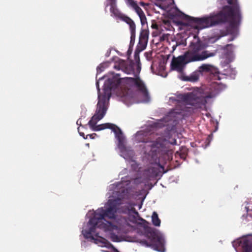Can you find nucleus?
<instances>
[{"mask_svg": "<svg viewBox=\"0 0 252 252\" xmlns=\"http://www.w3.org/2000/svg\"><path fill=\"white\" fill-rule=\"evenodd\" d=\"M119 74H116L111 78H108L103 85V94H101L98 83H96L98 92V102L94 114L89 121L88 125L90 128L94 131H99L106 128L112 129L115 133V136L119 141V143L124 141V137L121 129L116 125L111 123H105L96 126L97 123L101 120L105 116L111 96V91L116 89L120 85L121 80Z\"/></svg>", "mask_w": 252, "mask_h": 252, "instance_id": "f257e3e1", "label": "nucleus"}, {"mask_svg": "<svg viewBox=\"0 0 252 252\" xmlns=\"http://www.w3.org/2000/svg\"><path fill=\"white\" fill-rule=\"evenodd\" d=\"M227 2L233 6H224L222 10L210 13L209 15L196 18L186 15V19L190 23L197 24L196 29H203L225 23L230 20L227 31L233 33L236 30V26L241 19L240 8L236 2L237 0H227Z\"/></svg>", "mask_w": 252, "mask_h": 252, "instance_id": "f03ea898", "label": "nucleus"}, {"mask_svg": "<svg viewBox=\"0 0 252 252\" xmlns=\"http://www.w3.org/2000/svg\"><path fill=\"white\" fill-rule=\"evenodd\" d=\"M194 38L196 41L190 42L188 51L182 55L177 58H173L170 64L171 70L182 73L184 72L187 64L192 62L203 61L215 56V53L205 50L206 46L197 36L194 35Z\"/></svg>", "mask_w": 252, "mask_h": 252, "instance_id": "7ed1b4c3", "label": "nucleus"}, {"mask_svg": "<svg viewBox=\"0 0 252 252\" xmlns=\"http://www.w3.org/2000/svg\"><path fill=\"white\" fill-rule=\"evenodd\" d=\"M226 86L222 83L213 82L209 87V91L205 96L198 95L193 93H189L179 94L178 96L179 100L185 104L189 105L195 109L204 107L207 103L206 98H211L216 97L218 94L224 91Z\"/></svg>", "mask_w": 252, "mask_h": 252, "instance_id": "20e7f679", "label": "nucleus"}, {"mask_svg": "<svg viewBox=\"0 0 252 252\" xmlns=\"http://www.w3.org/2000/svg\"><path fill=\"white\" fill-rule=\"evenodd\" d=\"M147 232L149 234L148 237L150 239V242L148 243L146 240H143L142 241V243L147 246L151 247L156 251L164 252L165 251V248L163 238L157 234L150 227L147 228Z\"/></svg>", "mask_w": 252, "mask_h": 252, "instance_id": "39448f33", "label": "nucleus"}, {"mask_svg": "<svg viewBox=\"0 0 252 252\" xmlns=\"http://www.w3.org/2000/svg\"><path fill=\"white\" fill-rule=\"evenodd\" d=\"M124 79L126 80V82L127 83L129 84L131 86H135L137 90L141 93L143 97L146 101H149L150 96L148 90L144 83L139 77L135 78L126 77Z\"/></svg>", "mask_w": 252, "mask_h": 252, "instance_id": "423d86ee", "label": "nucleus"}, {"mask_svg": "<svg viewBox=\"0 0 252 252\" xmlns=\"http://www.w3.org/2000/svg\"><path fill=\"white\" fill-rule=\"evenodd\" d=\"M108 203L109 207L106 209H104L103 208L98 209V212L100 213L99 216L103 220L105 218L110 219L116 218V213L118 209L116 201L109 200Z\"/></svg>", "mask_w": 252, "mask_h": 252, "instance_id": "0eeeda50", "label": "nucleus"}, {"mask_svg": "<svg viewBox=\"0 0 252 252\" xmlns=\"http://www.w3.org/2000/svg\"><path fill=\"white\" fill-rule=\"evenodd\" d=\"M149 32L148 29H141L139 37V42L137 49L139 51L144 50L147 45L149 38Z\"/></svg>", "mask_w": 252, "mask_h": 252, "instance_id": "6e6552de", "label": "nucleus"}, {"mask_svg": "<svg viewBox=\"0 0 252 252\" xmlns=\"http://www.w3.org/2000/svg\"><path fill=\"white\" fill-rule=\"evenodd\" d=\"M234 247L241 246L243 252H252V238H243L233 243Z\"/></svg>", "mask_w": 252, "mask_h": 252, "instance_id": "1a4fd4ad", "label": "nucleus"}, {"mask_svg": "<svg viewBox=\"0 0 252 252\" xmlns=\"http://www.w3.org/2000/svg\"><path fill=\"white\" fill-rule=\"evenodd\" d=\"M94 228L91 227L89 229V230H85L83 231V235L84 237L87 239H90L91 241H93L95 244H99L100 243L105 244V241L106 240L105 239L103 238L102 237L99 238H94L93 236L92 235V232L93 231V229Z\"/></svg>", "mask_w": 252, "mask_h": 252, "instance_id": "9d476101", "label": "nucleus"}, {"mask_svg": "<svg viewBox=\"0 0 252 252\" xmlns=\"http://www.w3.org/2000/svg\"><path fill=\"white\" fill-rule=\"evenodd\" d=\"M132 7L134 8L135 12L138 15L142 26H144L146 24H147V18L142 9L135 2H132Z\"/></svg>", "mask_w": 252, "mask_h": 252, "instance_id": "9b49d317", "label": "nucleus"}, {"mask_svg": "<svg viewBox=\"0 0 252 252\" xmlns=\"http://www.w3.org/2000/svg\"><path fill=\"white\" fill-rule=\"evenodd\" d=\"M100 213L98 212V209L94 212V216L89 220V223L93 226V228L96 227L103 220L99 216Z\"/></svg>", "mask_w": 252, "mask_h": 252, "instance_id": "f8f14e48", "label": "nucleus"}, {"mask_svg": "<svg viewBox=\"0 0 252 252\" xmlns=\"http://www.w3.org/2000/svg\"><path fill=\"white\" fill-rule=\"evenodd\" d=\"M214 69V66L210 64H203L198 68V70L200 74L206 73H212Z\"/></svg>", "mask_w": 252, "mask_h": 252, "instance_id": "ddd939ff", "label": "nucleus"}, {"mask_svg": "<svg viewBox=\"0 0 252 252\" xmlns=\"http://www.w3.org/2000/svg\"><path fill=\"white\" fill-rule=\"evenodd\" d=\"M166 141L165 140L157 139L155 142H150L148 145L153 148H157V149H161L162 150L165 148V143Z\"/></svg>", "mask_w": 252, "mask_h": 252, "instance_id": "4468645a", "label": "nucleus"}, {"mask_svg": "<svg viewBox=\"0 0 252 252\" xmlns=\"http://www.w3.org/2000/svg\"><path fill=\"white\" fill-rule=\"evenodd\" d=\"M200 75V74L198 70H196L190 74V75L187 76L186 80L192 82H196L198 80Z\"/></svg>", "mask_w": 252, "mask_h": 252, "instance_id": "2eb2a0df", "label": "nucleus"}, {"mask_svg": "<svg viewBox=\"0 0 252 252\" xmlns=\"http://www.w3.org/2000/svg\"><path fill=\"white\" fill-rule=\"evenodd\" d=\"M123 20L129 25L130 31L136 30L135 24L130 18L127 16H125Z\"/></svg>", "mask_w": 252, "mask_h": 252, "instance_id": "dca6fc26", "label": "nucleus"}, {"mask_svg": "<svg viewBox=\"0 0 252 252\" xmlns=\"http://www.w3.org/2000/svg\"><path fill=\"white\" fill-rule=\"evenodd\" d=\"M152 221L153 225L156 226H159L161 221L158 217V214L156 212H154L152 216Z\"/></svg>", "mask_w": 252, "mask_h": 252, "instance_id": "f3484780", "label": "nucleus"}, {"mask_svg": "<svg viewBox=\"0 0 252 252\" xmlns=\"http://www.w3.org/2000/svg\"><path fill=\"white\" fill-rule=\"evenodd\" d=\"M116 2H114L113 3L112 1H109V4L111 6L110 10L115 16H118L119 14V12L118 9L116 8Z\"/></svg>", "mask_w": 252, "mask_h": 252, "instance_id": "a211bd4d", "label": "nucleus"}, {"mask_svg": "<svg viewBox=\"0 0 252 252\" xmlns=\"http://www.w3.org/2000/svg\"><path fill=\"white\" fill-rule=\"evenodd\" d=\"M130 32V44L133 45L136 37V30H131Z\"/></svg>", "mask_w": 252, "mask_h": 252, "instance_id": "6ab92c4d", "label": "nucleus"}, {"mask_svg": "<svg viewBox=\"0 0 252 252\" xmlns=\"http://www.w3.org/2000/svg\"><path fill=\"white\" fill-rule=\"evenodd\" d=\"M146 173H152L151 176H154L157 175V172L155 168L151 167L149 168L147 170L145 171Z\"/></svg>", "mask_w": 252, "mask_h": 252, "instance_id": "aec40b11", "label": "nucleus"}, {"mask_svg": "<svg viewBox=\"0 0 252 252\" xmlns=\"http://www.w3.org/2000/svg\"><path fill=\"white\" fill-rule=\"evenodd\" d=\"M139 51L137 49L134 53V59L137 63H139L140 62V58L139 55Z\"/></svg>", "mask_w": 252, "mask_h": 252, "instance_id": "412c9836", "label": "nucleus"}, {"mask_svg": "<svg viewBox=\"0 0 252 252\" xmlns=\"http://www.w3.org/2000/svg\"><path fill=\"white\" fill-rule=\"evenodd\" d=\"M129 211L132 212V213L136 215H139V213L136 210V209H135V208L134 207H131L130 209H129Z\"/></svg>", "mask_w": 252, "mask_h": 252, "instance_id": "4be33fe9", "label": "nucleus"}, {"mask_svg": "<svg viewBox=\"0 0 252 252\" xmlns=\"http://www.w3.org/2000/svg\"><path fill=\"white\" fill-rule=\"evenodd\" d=\"M182 113V111H176V110H174L171 113V115H173L174 114H176L177 115H180Z\"/></svg>", "mask_w": 252, "mask_h": 252, "instance_id": "5701e85b", "label": "nucleus"}, {"mask_svg": "<svg viewBox=\"0 0 252 252\" xmlns=\"http://www.w3.org/2000/svg\"><path fill=\"white\" fill-rule=\"evenodd\" d=\"M232 45V44H227L225 46L222 47L221 48V49L224 50H227L228 47H229L230 46H231Z\"/></svg>", "mask_w": 252, "mask_h": 252, "instance_id": "b1692460", "label": "nucleus"}, {"mask_svg": "<svg viewBox=\"0 0 252 252\" xmlns=\"http://www.w3.org/2000/svg\"><path fill=\"white\" fill-rule=\"evenodd\" d=\"M170 143L172 145H176L177 144V141H176V140L175 139H174Z\"/></svg>", "mask_w": 252, "mask_h": 252, "instance_id": "393cba45", "label": "nucleus"}, {"mask_svg": "<svg viewBox=\"0 0 252 252\" xmlns=\"http://www.w3.org/2000/svg\"><path fill=\"white\" fill-rule=\"evenodd\" d=\"M152 28L154 29H157L158 28V26L156 24H152Z\"/></svg>", "mask_w": 252, "mask_h": 252, "instance_id": "a878e982", "label": "nucleus"}, {"mask_svg": "<svg viewBox=\"0 0 252 252\" xmlns=\"http://www.w3.org/2000/svg\"><path fill=\"white\" fill-rule=\"evenodd\" d=\"M212 134H210L208 135V136L207 137V140L209 141V142H210V141L212 139Z\"/></svg>", "mask_w": 252, "mask_h": 252, "instance_id": "bb28decb", "label": "nucleus"}, {"mask_svg": "<svg viewBox=\"0 0 252 252\" xmlns=\"http://www.w3.org/2000/svg\"><path fill=\"white\" fill-rule=\"evenodd\" d=\"M78 131L79 132V134L81 136L83 137L84 139H86L87 138V137H85V134L83 132H81L79 131V128H78Z\"/></svg>", "mask_w": 252, "mask_h": 252, "instance_id": "cd10ccee", "label": "nucleus"}, {"mask_svg": "<svg viewBox=\"0 0 252 252\" xmlns=\"http://www.w3.org/2000/svg\"><path fill=\"white\" fill-rule=\"evenodd\" d=\"M120 220H121L122 221H126V219L124 217H121V219Z\"/></svg>", "mask_w": 252, "mask_h": 252, "instance_id": "c85d7f7f", "label": "nucleus"}, {"mask_svg": "<svg viewBox=\"0 0 252 252\" xmlns=\"http://www.w3.org/2000/svg\"><path fill=\"white\" fill-rule=\"evenodd\" d=\"M128 2H129L130 5L132 6V2H134L133 0H128Z\"/></svg>", "mask_w": 252, "mask_h": 252, "instance_id": "c756f323", "label": "nucleus"}, {"mask_svg": "<svg viewBox=\"0 0 252 252\" xmlns=\"http://www.w3.org/2000/svg\"><path fill=\"white\" fill-rule=\"evenodd\" d=\"M176 47H177V45H175V46H173L172 48H173V51H174V50H175V49H176Z\"/></svg>", "mask_w": 252, "mask_h": 252, "instance_id": "7c9ffc66", "label": "nucleus"}, {"mask_svg": "<svg viewBox=\"0 0 252 252\" xmlns=\"http://www.w3.org/2000/svg\"><path fill=\"white\" fill-rule=\"evenodd\" d=\"M140 142H145V143H149L147 141L145 140H140Z\"/></svg>", "mask_w": 252, "mask_h": 252, "instance_id": "2f4dec72", "label": "nucleus"}, {"mask_svg": "<svg viewBox=\"0 0 252 252\" xmlns=\"http://www.w3.org/2000/svg\"><path fill=\"white\" fill-rule=\"evenodd\" d=\"M109 1H112V2L114 3V2H116V0H108Z\"/></svg>", "mask_w": 252, "mask_h": 252, "instance_id": "473e14b6", "label": "nucleus"}, {"mask_svg": "<svg viewBox=\"0 0 252 252\" xmlns=\"http://www.w3.org/2000/svg\"><path fill=\"white\" fill-rule=\"evenodd\" d=\"M141 220L143 221H144L145 222H146L147 223V221L146 220H145L143 219H141Z\"/></svg>", "mask_w": 252, "mask_h": 252, "instance_id": "72a5a7b5", "label": "nucleus"}, {"mask_svg": "<svg viewBox=\"0 0 252 252\" xmlns=\"http://www.w3.org/2000/svg\"><path fill=\"white\" fill-rule=\"evenodd\" d=\"M180 156L181 158H184V155H181Z\"/></svg>", "mask_w": 252, "mask_h": 252, "instance_id": "f704fd0d", "label": "nucleus"}, {"mask_svg": "<svg viewBox=\"0 0 252 252\" xmlns=\"http://www.w3.org/2000/svg\"><path fill=\"white\" fill-rule=\"evenodd\" d=\"M88 135L90 136V137H92V135H89V134Z\"/></svg>", "mask_w": 252, "mask_h": 252, "instance_id": "c9c22d12", "label": "nucleus"}, {"mask_svg": "<svg viewBox=\"0 0 252 252\" xmlns=\"http://www.w3.org/2000/svg\"><path fill=\"white\" fill-rule=\"evenodd\" d=\"M218 80L220 79V77L218 76Z\"/></svg>", "mask_w": 252, "mask_h": 252, "instance_id": "e433bc0d", "label": "nucleus"}, {"mask_svg": "<svg viewBox=\"0 0 252 252\" xmlns=\"http://www.w3.org/2000/svg\"><path fill=\"white\" fill-rule=\"evenodd\" d=\"M141 4L143 5V3L142 2H141Z\"/></svg>", "mask_w": 252, "mask_h": 252, "instance_id": "4c0bfd02", "label": "nucleus"}, {"mask_svg": "<svg viewBox=\"0 0 252 252\" xmlns=\"http://www.w3.org/2000/svg\"><path fill=\"white\" fill-rule=\"evenodd\" d=\"M172 0L173 2H174V0Z\"/></svg>", "mask_w": 252, "mask_h": 252, "instance_id": "58836bf2", "label": "nucleus"}]
</instances>
